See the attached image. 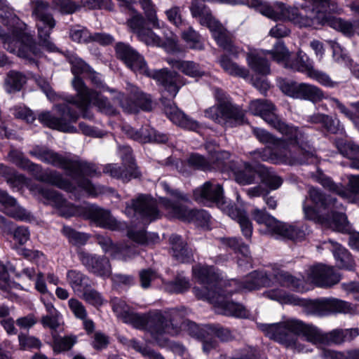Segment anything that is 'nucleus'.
I'll list each match as a JSON object with an SVG mask.
<instances>
[{"instance_id": "f257e3e1", "label": "nucleus", "mask_w": 359, "mask_h": 359, "mask_svg": "<svg viewBox=\"0 0 359 359\" xmlns=\"http://www.w3.org/2000/svg\"><path fill=\"white\" fill-rule=\"evenodd\" d=\"M192 273L194 278L203 285L202 288H193L195 296L213 304L216 313L235 318H245L250 313L241 304L228 300L227 295L274 285L273 266L253 271L241 281L232 279L228 283L220 278L214 266L197 264L192 267Z\"/></svg>"}, {"instance_id": "f03ea898", "label": "nucleus", "mask_w": 359, "mask_h": 359, "mask_svg": "<svg viewBox=\"0 0 359 359\" xmlns=\"http://www.w3.org/2000/svg\"><path fill=\"white\" fill-rule=\"evenodd\" d=\"M257 326L269 338L299 352L309 351L299 341H307L323 348L330 344L350 341L359 335L358 328L335 329L324 333L316 327H306L302 322L294 319L278 323H260Z\"/></svg>"}, {"instance_id": "7ed1b4c3", "label": "nucleus", "mask_w": 359, "mask_h": 359, "mask_svg": "<svg viewBox=\"0 0 359 359\" xmlns=\"http://www.w3.org/2000/svg\"><path fill=\"white\" fill-rule=\"evenodd\" d=\"M257 139L267 145L266 147L250 153L255 161H269L273 163L288 165L317 163L318 158L315 149L309 144L305 133L304 143L291 144L285 136L278 138L264 129L253 128Z\"/></svg>"}, {"instance_id": "20e7f679", "label": "nucleus", "mask_w": 359, "mask_h": 359, "mask_svg": "<svg viewBox=\"0 0 359 359\" xmlns=\"http://www.w3.org/2000/svg\"><path fill=\"white\" fill-rule=\"evenodd\" d=\"M290 54L285 44L278 41L271 50H259L250 52L248 54L247 60L249 66L255 72L266 75L270 73V65L266 56L270 55L273 60L285 68L306 74L322 86L329 88L337 86V83L332 81L329 75L314 69L313 61L302 51L298 52L297 58L294 61H290Z\"/></svg>"}, {"instance_id": "39448f33", "label": "nucleus", "mask_w": 359, "mask_h": 359, "mask_svg": "<svg viewBox=\"0 0 359 359\" xmlns=\"http://www.w3.org/2000/svg\"><path fill=\"white\" fill-rule=\"evenodd\" d=\"M69 62L72 65V73L74 75L72 85L76 94L75 96L67 95L63 97L64 100L67 104L75 105L81 112L83 118L93 119V114L90 111L91 106L96 107L101 113L109 116L115 115L117 111L107 98L97 90L90 88L80 77L81 74L87 75L91 67L75 55L69 57Z\"/></svg>"}, {"instance_id": "423d86ee", "label": "nucleus", "mask_w": 359, "mask_h": 359, "mask_svg": "<svg viewBox=\"0 0 359 359\" xmlns=\"http://www.w3.org/2000/svg\"><path fill=\"white\" fill-rule=\"evenodd\" d=\"M36 189L42 197L43 203L53 208L61 217L69 218L79 216L90 219L100 227L111 230H117L120 228L121 224L107 210L88 203L75 206L67 201L60 193L53 189L43 187H37Z\"/></svg>"}, {"instance_id": "0eeeda50", "label": "nucleus", "mask_w": 359, "mask_h": 359, "mask_svg": "<svg viewBox=\"0 0 359 359\" xmlns=\"http://www.w3.org/2000/svg\"><path fill=\"white\" fill-rule=\"evenodd\" d=\"M29 154L45 163L63 169L66 174L76 182L79 188L89 195H96L94 186L85 177L100 173L95 165L81 160L78 156L72 154L64 155L44 147L35 146Z\"/></svg>"}, {"instance_id": "6e6552de", "label": "nucleus", "mask_w": 359, "mask_h": 359, "mask_svg": "<svg viewBox=\"0 0 359 359\" xmlns=\"http://www.w3.org/2000/svg\"><path fill=\"white\" fill-rule=\"evenodd\" d=\"M116 53L117 57L123 61L133 72L154 79L172 98L185 84L184 77L175 72L169 71L168 69L150 70L143 56L128 44L118 43L116 46Z\"/></svg>"}, {"instance_id": "1a4fd4ad", "label": "nucleus", "mask_w": 359, "mask_h": 359, "mask_svg": "<svg viewBox=\"0 0 359 359\" xmlns=\"http://www.w3.org/2000/svg\"><path fill=\"white\" fill-rule=\"evenodd\" d=\"M263 296L281 304H291L303 308L304 312L309 316L324 317L337 313H352L354 307L348 302L333 297H323L316 299H301L283 289L269 290Z\"/></svg>"}, {"instance_id": "9d476101", "label": "nucleus", "mask_w": 359, "mask_h": 359, "mask_svg": "<svg viewBox=\"0 0 359 359\" xmlns=\"http://www.w3.org/2000/svg\"><path fill=\"white\" fill-rule=\"evenodd\" d=\"M313 17L303 14L297 7L286 6L280 2H274L273 8L269 18L273 20H285L299 28L318 29L319 26L327 25L346 34L351 33V26L340 18L330 15L332 11L313 10ZM332 13H334L332 12Z\"/></svg>"}, {"instance_id": "9b49d317", "label": "nucleus", "mask_w": 359, "mask_h": 359, "mask_svg": "<svg viewBox=\"0 0 359 359\" xmlns=\"http://www.w3.org/2000/svg\"><path fill=\"white\" fill-rule=\"evenodd\" d=\"M273 276L274 285L279 284L298 292H304L309 290L306 282L320 287H330L341 280V275L334 267L322 264L310 266L306 270V279L294 276L277 265H273Z\"/></svg>"}, {"instance_id": "f8f14e48", "label": "nucleus", "mask_w": 359, "mask_h": 359, "mask_svg": "<svg viewBox=\"0 0 359 359\" xmlns=\"http://www.w3.org/2000/svg\"><path fill=\"white\" fill-rule=\"evenodd\" d=\"M194 198L199 203L206 206L216 205L231 219L239 224L243 235L250 238L252 224L246 212L233 205L223 196L222 187L215 181H208L194 191Z\"/></svg>"}, {"instance_id": "ddd939ff", "label": "nucleus", "mask_w": 359, "mask_h": 359, "mask_svg": "<svg viewBox=\"0 0 359 359\" xmlns=\"http://www.w3.org/2000/svg\"><path fill=\"white\" fill-rule=\"evenodd\" d=\"M5 23L8 33L0 27V39L4 48L36 65V59L41 57L42 53L32 36L25 32V24L16 15H11Z\"/></svg>"}, {"instance_id": "4468645a", "label": "nucleus", "mask_w": 359, "mask_h": 359, "mask_svg": "<svg viewBox=\"0 0 359 359\" xmlns=\"http://www.w3.org/2000/svg\"><path fill=\"white\" fill-rule=\"evenodd\" d=\"M163 189L172 198H160L159 205L164 208L170 217L177 218L184 222H194L198 226H205L210 220V214L205 210L190 209L182 202L188 198L178 190L172 189L165 182H161Z\"/></svg>"}, {"instance_id": "2eb2a0df", "label": "nucleus", "mask_w": 359, "mask_h": 359, "mask_svg": "<svg viewBox=\"0 0 359 359\" xmlns=\"http://www.w3.org/2000/svg\"><path fill=\"white\" fill-rule=\"evenodd\" d=\"M249 111L260 116L270 126L285 136L291 144H302L305 133L302 128L287 123L280 118L276 114V106L267 100H255L250 102Z\"/></svg>"}, {"instance_id": "dca6fc26", "label": "nucleus", "mask_w": 359, "mask_h": 359, "mask_svg": "<svg viewBox=\"0 0 359 359\" xmlns=\"http://www.w3.org/2000/svg\"><path fill=\"white\" fill-rule=\"evenodd\" d=\"M190 12L201 25L208 27L219 47L234 56L243 51V48L233 44L231 34L214 18L209 7L194 0L190 6Z\"/></svg>"}, {"instance_id": "f3484780", "label": "nucleus", "mask_w": 359, "mask_h": 359, "mask_svg": "<svg viewBox=\"0 0 359 359\" xmlns=\"http://www.w3.org/2000/svg\"><path fill=\"white\" fill-rule=\"evenodd\" d=\"M252 216L262 226L259 229L261 233L269 234L277 238L301 241L310 231L306 224L290 225L282 223L268 214L264 209L255 208L252 212Z\"/></svg>"}, {"instance_id": "a211bd4d", "label": "nucleus", "mask_w": 359, "mask_h": 359, "mask_svg": "<svg viewBox=\"0 0 359 359\" xmlns=\"http://www.w3.org/2000/svg\"><path fill=\"white\" fill-rule=\"evenodd\" d=\"M123 323L131 325L133 327L147 331L152 339L160 346H164L166 338L165 333H176L177 325L168 326L166 311L151 312L148 314H140L131 312Z\"/></svg>"}, {"instance_id": "6ab92c4d", "label": "nucleus", "mask_w": 359, "mask_h": 359, "mask_svg": "<svg viewBox=\"0 0 359 359\" xmlns=\"http://www.w3.org/2000/svg\"><path fill=\"white\" fill-rule=\"evenodd\" d=\"M31 6L40 45L49 52L57 51V47L50 40V35L56 22L49 12V4L43 0H34L32 1Z\"/></svg>"}, {"instance_id": "aec40b11", "label": "nucleus", "mask_w": 359, "mask_h": 359, "mask_svg": "<svg viewBox=\"0 0 359 359\" xmlns=\"http://www.w3.org/2000/svg\"><path fill=\"white\" fill-rule=\"evenodd\" d=\"M58 116H55L49 111L41 113L39 121L45 126L65 133H76L77 129L72 125L76 122L79 114L72 109L67 104L55 106Z\"/></svg>"}, {"instance_id": "412c9836", "label": "nucleus", "mask_w": 359, "mask_h": 359, "mask_svg": "<svg viewBox=\"0 0 359 359\" xmlns=\"http://www.w3.org/2000/svg\"><path fill=\"white\" fill-rule=\"evenodd\" d=\"M126 214L131 218L140 220L143 224H148L161 217L157 201L148 195H139L128 204Z\"/></svg>"}, {"instance_id": "4be33fe9", "label": "nucleus", "mask_w": 359, "mask_h": 359, "mask_svg": "<svg viewBox=\"0 0 359 359\" xmlns=\"http://www.w3.org/2000/svg\"><path fill=\"white\" fill-rule=\"evenodd\" d=\"M308 198L303 203V210L306 219L327 225L337 231H344L348 224L347 217L343 212H337L336 210L342 209V205L337 203L332 206L325 213L320 214L316 209L307 205Z\"/></svg>"}, {"instance_id": "5701e85b", "label": "nucleus", "mask_w": 359, "mask_h": 359, "mask_svg": "<svg viewBox=\"0 0 359 359\" xmlns=\"http://www.w3.org/2000/svg\"><path fill=\"white\" fill-rule=\"evenodd\" d=\"M278 87L285 95L290 97L309 100L314 104L326 98L320 88L307 83H297L281 79L278 81Z\"/></svg>"}, {"instance_id": "b1692460", "label": "nucleus", "mask_w": 359, "mask_h": 359, "mask_svg": "<svg viewBox=\"0 0 359 359\" xmlns=\"http://www.w3.org/2000/svg\"><path fill=\"white\" fill-rule=\"evenodd\" d=\"M188 313V310L184 307L172 308L167 310L168 326L175 325L178 327V330L176 333H165V334L175 336L179 334L182 331H184L190 336L196 339H201L205 338V334H207V331L205 330V328L208 325L199 327L195 323L185 319Z\"/></svg>"}, {"instance_id": "393cba45", "label": "nucleus", "mask_w": 359, "mask_h": 359, "mask_svg": "<svg viewBox=\"0 0 359 359\" xmlns=\"http://www.w3.org/2000/svg\"><path fill=\"white\" fill-rule=\"evenodd\" d=\"M129 95H124L118 93L116 99L125 112L136 113L140 109L150 111L152 108L151 96L143 93L137 87L129 85L128 88Z\"/></svg>"}, {"instance_id": "a878e982", "label": "nucleus", "mask_w": 359, "mask_h": 359, "mask_svg": "<svg viewBox=\"0 0 359 359\" xmlns=\"http://www.w3.org/2000/svg\"><path fill=\"white\" fill-rule=\"evenodd\" d=\"M204 114L206 118L221 125L241 123L245 116L243 111L237 106L219 104L206 109Z\"/></svg>"}, {"instance_id": "bb28decb", "label": "nucleus", "mask_w": 359, "mask_h": 359, "mask_svg": "<svg viewBox=\"0 0 359 359\" xmlns=\"http://www.w3.org/2000/svg\"><path fill=\"white\" fill-rule=\"evenodd\" d=\"M22 169L26 170L32 173V175L40 182H43L57 188L65 190L67 192H73L75 190V187L72 183L65 179L61 173L56 170H43L41 165L34 163L29 161L25 167Z\"/></svg>"}, {"instance_id": "cd10ccee", "label": "nucleus", "mask_w": 359, "mask_h": 359, "mask_svg": "<svg viewBox=\"0 0 359 359\" xmlns=\"http://www.w3.org/2000/svg\"><path fill=\"white\" fill-rule=\"evenodd\" d=\"M313 177L324 188L338 194L343 198L349 199L351 194L359 193V175H350L348 177V189H345L341 184L334 183L330 177L325 175L320 170L318 169Z\"/></svg>"}, {"instance_id": "c85d7f7f", "label": "nucleus", "mask_w": 359, "mask_h": 359, "mask_svg": "<svg viewBox=\"0 0 359 359\" xmlns=\"http://www.w3.org/2000/svg\"><path fill=\"white\" fill-rule=\"evenodd\" d=\"M128 26L137 34L138 39L147 45L161 46L162 39L151 29L147 27V22L140 14L134 15L128 21Z\"/></svg>"}, {"instance_id": "c756f323", "label": "nucleus", "mask_w": 359, "mask_h": 359, "mask_svg": "<svg viewBox=\"0 0 359 359\" xmlns=\"http://www.w3.org/2000/svg\"><path fill=\"white\" fill-rule=\"evenodd\" d=\"M123 130L130 138L140 143H165L168 140L166 134L157 132L149 125L143 126L140 129L124 126Z\"/></svg>"}, {"instance_id": "7c9ffc66", "label": "nucleus", "mask_w": 359, "mask_h": 359, "mask_svg": "<svg viewBox=\"0 0 359 359\" xmlns=\"http://www.w3.org/2000/svg\"><path fill=\"white\" fill-rule=\"evenodd\" d=\"M222 247L231 249L237 254V263L241 270L252 267V257L248 245L244 244L241 238L236 237L220 238L219 239Z\"/></svg>"}, {"instance_id": "2f4dec72", "label": "nucleus", "mask_w": 359, "mask_h": 359, "mask_svg": "<svg viewBox=\"0 0 359 359\" xmlns=\"http://www.w3.org/2000/svg\"><path fill=\"white\" fill-rule=\"evenodd\" d=\"M79 259L89 272L103 278H107L111 275V264L107 257L81 252Z\"/></svg>"}, {"instance_id": "473e14b6", "label": "nucleus", "mask_w": 359, "mask_h": 359, "mask_svg": "<svg viewBox=\"0 0 359 359\" xmlns=\"http://www.w3.org/2000/svg\"><path fill=\"white\" fill-rule=\"evenodd\" d=\"M0 210L18 220H27L29 217V214L19 205L16 199L2 189H0Z\"/></svg>"}, {"instance_id": "72a5a7b5", "label": "nucleus", "mask_w": 359, "mask_h": 359, "mask_svg": "<svg viewBox=\"0 0 359 359\" xmlns=\"http://www.w3.org/2000/svg\"><path fill=\"white\" fill-rule=\"evenodd\" d=\"M163 104L167 117L174 124L190 130H196L198 128V123L186 116L174 103L166 104L163 102Z\"/></svg>"}, {"instance_id": "f704fd0d", "label": "nucleus", "mask_w": 359, "mask_h": 359, "mask_svg": "<svg viewBox=\"0 0 359 359\" xmlns=\"http://www.w3.org/2000/svg\"><path fill=\"white\" fill-rule=\"evenodd\" d=\"M166 61L172 69H177L189 77L199 78L205 75V72L201 65L194 61L171 57L168 58Z\"/></svg>"}, {"instance_id": "c9c22d12", "label": "nucleus", "mask_w": 359, "mask_h": 359, "mask_svg": "<svg viewBox=\"0 0 359 359\" xmlns=\"http://www.w3.org/2000/svg\"><path fill=\"white\" fill-rule=\"evenodd\" d=\"M172 255L181 263H190L194 261L192 250L187 247L181 236L173 234L170 237Z\"/></svg>"}, {"instance_id": "e433bc0d", "label": "nucleus", "mask_w": 359, "mask_h": 359, "mask_svg": "<svg viewBox=\"0 0 359 359\" xmlns=\"http://www.w3.org/2000/svg\"><path fill=\"white\" fill-rule=\"evenodd\" d=\"M331 244L333 256L335 259L337 266L340 269L352 270L354 266V261L349 252L339 243L328 240Z\"/></svg>"}, {"instance_id": "4c0bfd02", "label": "nucleus", "mask_w": 359, "mask_h": 359, "mask_svg": "<svg viewBox=\"0 0 359 359\" xmlns=\"http://www.w3.org/2000/svg\"><path fill=\"white\" fill-rule=\"evenodd\" d=\"M103 172L108 174L111 177L121 180L123 182H128L133 178H137L140 175L138 170H130L128 165L123 167L116 163L107 164L104 166Z\"/></svg>"}, {"instance_id": "58836bf2", "label": "nucleus", "mask_w": 359, "mask_h": 359, "mask_svg": "<svg viewBox=\"0 0 359 359\" xmlns=\"http://www.w3.org/2000/svg\"><path fill=\"white\" fill-rule=\"evenodd\" d=\"M336 145L340 154L350 160V167L359 170V145L343 140H337Z\"/></svg>"}, {"instance_id": "ea45409f", "label": "nucleus", "mask_w": 359, "mask_h": 359, "mask_svg": "<svg viewBox=\"0 0 359 359\" xmlns=\"http://www.w3.org/2000/svg\"><path fill=\"white\" fill-rule=\"evenodd\" d=\"M309 198L318 208L320 214L325 213L337 202L335 198L325 195L319 189L311 187L309 190ZM317 211V210H316Z\"/></svg>"}, {"instance_id": "a19ab883", "label": "nucleus", "mask_w": 359, "mask_h": 359, "mask_svg": "<svg viewBox=\"0 0 359 359\" xmlns=\"http://www.w3.org/2000/svg\"><path fill=\"white\" fill-rule=\"evenodd\" d=\"M127 236L131 241L141 245H154L160 241L157 233L147 232L144 229L131 227L128 230Z\"/></svg>"}, {"instance_id": "79ce46f5", "label": "nucleus", "mask_w": 359, "mask_h": 359, "mask_svg": "<svg viewBox=\"0 0 359 359\" xmlns=\"http://www.w3.org/2000/svg\"><path fill=\"white\" fill-rule=\"evenodd\" d=\"M230 167L233 172L236 181L242 185L253 184L258 175L257 171L248 162L242 163L241 170L237 168Z\"/></svg>"}, {"instance_id": "37998d69", "label": "nucleus", "mask_w": 359, "mask_h": 359, "mask_svg": "<svg viewBox=\"0 0 359 359\" xmlns=\"http://www.w3.org/2000/svg\"><path fill=\"white\" fill-rule=\"evenodd\" d=\"M67 280L75 293H82L90 286L87 276L77 270H69L67 272Z\"/></svg>"}, {"instance_id": "c03bdc74", "label": "nucleus", "mask_w": 359, "mask_h": 359, "mask_svg": "<svg viewBox=\"0 0 359 359\" xmlns=\"http://www.w3.org/2000/svg\"><path fill=\"white\" fill-rule=\"evenodd\" d=\"M100 245L102 247L104 252L109 253L114 259L126 261L133 255H125V251L130 250L129 248H120L119 245H114L112 241L109 238L102 237L98 240Z\"/></svg>"}, {"instance_id": "a18cd8bd", "label": "nucleus", "mask_w": 359, "mask_h": 359, "mask_svg": "<svg viewBox=\"0 0 359 359\" xmlns=\"http://www.w3.org/2000/svg\"><path fill=\"white\" fill-rule=\"evenodd\" d=\"M219 63L222 68L229 75L244 79L249 75V72L246 68L239 66L226 55H222L220 57Z\"/></svg>"}, {"instance_id": "49530a36", "label": "nucleus", "mask_w": 359, "mask_h": 359, "mask_svg": "<svg viewBox=\"0 0 359 359\" xmlns=\"http://www.w3.org/2000/svg\"><path fill=\"white\" fill-rule=\"evenodd\" d=\"M259 176L261 182L271 190L278 189L283 184V180L273 171L264 167H260Z\"/></svg>"}, {"instance_id": "de8ad7c7", "label": "nucleus", "mask_w": 359, "mask_h": 359, "mask_svg": "<svg viewBox=\"0 0 359 359\" xmlns=\"http://www.w3.org/2000/svg\"><path fill=\"white\" fill-rule=\"evenodd\" d=\"M191 285L188 278L179 273L172 281L163 283L165 291L170 293H182L188 290Z\"/></svg>"}, {"instance_id": "09e8293b", "label": "nucleus", "mask_w": 359, "mask_h": 359, "mask_svg": "<svg viewBox=\"0 0 359 359\" xmlns=\"http://www.w3.org/2000/svg\"><path fill=\"white\" fill-rule=\"evenodd\" d=\"M77 342L75 335L61 337L53 335V349L55 353H61L70 350Z\"/></svg>"}, {"instance_id": "8fccbe9b", "label": "nucleus", "mask_w": 359, "mask_h": 359, "mask_svg": "<svg viewBox=\"0 0 359 359\" xmlns=\"http://www.w3.org/2000/svg\"><path fill=\"white\" fill-rule=\"evenodd\" d=\"M182 38L191 49L200 50L204 48L201 35L192 27H188L182 32Z\"/></svg>"}, {"instance_id": "3c124183", "label": "nucleus", "mask_w": 359, "mask_h": 359, "mask_svg": "<svg viewBox=\"0 0 359 359\" xmlns=\"http://www.w3.org/2000/svg\"><path fill=\"white\" fill-rule=\"evenodd\" d=\"M25 83V77L19 72H10L5 80V89L11 93L13 92L19 91Z\"/></svg>"}, {"instance_id": "603ef678", "label": "nucleus", "mask_w": 359, "mask_h": 359, "mask_svg": "<svg viewBox=\"0 0 359 359\" xmlns=\"http://www.w3.org/2000/svg\"><path fill=\"white\" fill-rule=\"evenodd\" d=\"M187 163L191 168L202 171L210 170L213 168L210 160H208L202 155L196 153L189 156Z\"/></svg>"}, {"instance_id": "864d4df0", "label": "nucleus", "mask_w": 359, "mask_h": 359, "mask_svg": "<svg viewBox=\"0 0 359 359\" xmlns=\"http://www.w3.org/2000/svg\"><path fill=\"white\" fill-rule=\"evenodd\" d=\"M62 232L69 242L75 245H84L88 238L86 234L78 232L68 226H64Z\"/></svg>"}, {"instance_id": "5fc2aeb1", "label": "nucleus", "mask_w": 359, "mask_h": 359, "mask_svg": "<svg viewBox=\"0 0 359 359\" xmlns=\"http://www.w3.org/2000/svg\"><path fill=\"white\" fill-rule=\"evenodd\" d=\"M148 21L152 25L154 28L160 29L161 23L156 16L155 6L152 4L151 0H139Z\"/></svg>"}, {"instance_id": "6e6d98bb", "label": "nucleus", "mask_w": 359, "mask_h": 359, "mask_svg": "<svg viewBox=\"0 0 359 359\" xmlns=\"http://www.w3.org/2000/svg\"><path fill=\"white\" fill-rule=\"evenodd\" d=\"M69 36L72 41L77 43H89L92 37L89 30L80 25L74 26L70 29Z\"/></svg>"}, {"instance_id": "4d7b16f0", "label": "nucleus", "mask_w": 359, "mask_h": 359, "mask_svg": "<svg viewBox=\"0 0 359 359\" xmlns=\"http://www.w3.org/2000/svg\"><path fill=\"white\" fill-rule=\"evenodd\" d=\"M205 330L207 331L208 334H212L223 341H229L233 338L232 332L229 328L218 325H208Z\"/></svg>"}, {"instance_id": "13d9d810", "label": "nucleus", "mask_w": 359, "mask_h": 359, "mask_svg": "<svg viewBox=\"0 0 359 359\" xmlns=\"http://www.w3.org/2000/svg\"><path fill=\"white\" fill-rule=\"evenodd\" d=\"M112 309L118 318L123 322L128 318L129 314L132 312L129 306L125 301L114 298L111 301Z\"/></svg>"}, {"instance_id": "bf43d9fd", "label": "nucleus", "mask_w": 359, "mask_h": 359, "mask_svg": "<svg viewBox=\"0 0 359 359\" xmlns=\"http://www.w3.org/2000/svg\"><path fill=\"white\" fill-rule=\"evenodd\" d=\"M19 345L22 350H28L32 348L39 349L41 348V341L36 337L29 336L22 333L18 335Z\"/></svg>"}, {"instance_id": "052dcab7", "label": "nucleus", "mask_w": 359, "mask_h": 359, "mask_svg": "<svg viewBox=\"0 0 359 359\" xmlns=\"http://www.w3.org/2000/svg\"><path fill=\"white\" fill-rule=\"evenodd\" d=\"M313 10L319 11H330L333 13H340L341 8L339 7L335 0H311Z\"/></svg>"}, {"instance_id": "680f3d73", "label": "nucleus", "mask_w": 359, "mask_h": 359, "mask_svg": "<svg viewBox=\"0 0 359 359\" xmlns=\"http://www.w3.org/2000/svg\"><path fill=\"white\" fill-rule=\"evenodd\" d=\"M243 4H247L250 7L255 8L263 15L269 18L272 9L273 8V3L269 4L267 2H263L262 0H243Z\"/></svg>"}, {"instance_id": "e2e57ef3", "label": "nucleus", "mask_w": 359, "mask_h": 359, "mask_svg": "<svg viewBox=\"0 0 359 359\" xmlns=\"http://www.w3.org/2000/svg\"><path fill=\"white\" fill-rule=\"evenodd\" d=\"M11 114L16 118L32 123L35 120L34 113L24 105H17L11 109Z\"/></svg>"}, {"instance_id": "0e129e2a", "label": "nucleus", "mask_w": 359, "mask_h": 359, "mask_svg": "<svg viewBox=\"0 0 359 359\" xmlns=\"http://www.w3.org/2000/svg\"><path fill=\"white\" fill-rule=\"evenodd\" d=\"M62 316L59 313L53 314H46L41 319V323L44 327H48L53 330L58 329L62 323Z\"/></svg>"}, {"instance_id": "69168bd1", "label": "nucleus", "mask_w": 359, "mask_h": 359, "mask_svg": "<svg viewBox=\"0 0 359 359\" xmlns=\"http://www.w3.org/2000/svg\"><path fill=\"white\" fill-rule=\"evenodd\" d=\"M83 299L94 306H100L103 304L104 299L102 294L94 289L87 287L83 292Z\"/></svg>"}, {"instance_id": "338daca9", "label": "nucleus", "mask_w": 359, "mask_h": 359, "mask_svg": "<svg viewBox=\"0 0 359 359\" xmlns=\"http://www.w3.org/2000/svg\"><path fill=\"white\" fill-rule=\"evenodd\" d=\"M68 306L76 318L81 320L87 317L88 313L84 305L78 299L75 298L69 299Z\"/></svg>"}, {"instance_id": "774afa93", "label": "nucleus", "mask_w": 359, "mask_h": 359, "mask_svg": "<svg viewBox=\"0 0 359 359\" xmlns=\"http://www.w3.org/2000/svg\"><path fill=\"white\" fill-rule=\"evenodd\" d=\"M218 359H259L258 351L253 347H245L241 351V353L237 357H228L225 355H222Z\"/></svg>"}]
</instances>
